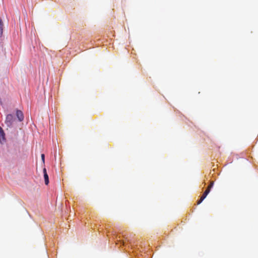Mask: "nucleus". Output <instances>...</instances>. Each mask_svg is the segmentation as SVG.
Here are the masks:
<instances>
[{"instance_id":"6","label":"nucleus","mask_w":258,"mask_h":258,"mask_svg":"<svg viewBox=\"0 0 258 258\" xmlns=\"http://www.w3.org/2000/svg\"><path fill=\"white\" fill-rule=\"evenodd\" d=\"M3 23L2 22V19L0 18V37H1L3 35Z\"/></svg>"},{"instance_id":"8","label":"nucleus","mask_w":258,"mask_h":258,"mask_svg":"<svg viewBox=\"0 0 258 258\" xmlns=\"http://www.w3.org/2000/svg\"><path fill=\"white\" fill-rule=\"evenodd\" d=\"M41 159L43 162V163H44V159H45V155L43 154H42L41 155Z\"/></svg>"},{"instance_id":"2","label":"nucleus","mask_w":258,"mask_h":258,"mask_svg":"<svg viewBox=\"0 0 258 258\" xmlns=\"http://www.w3.org/2000/svg\"><path fill=\"white\" fill-rule=\"evenodd\" d=\"M214 184V182L212 181L211 182L210 185L208 186L206 190L204 192L203 196L206 198L207 196L208 195V194L210 192L211 188L213 187Z\"/></svg>"},{"instance_id":"1","label":"nucleus","mask_w":258,"mask_h":258,"mask_svg":"<svg viewBox=\"0 0 258 258\" xmlns=\"http://www.w3.org/2000/svg\"><path fill=\"white\" fill-rule=\"evenodd\" d=\"M15 120V118L14 116L11 114L7 115L5 121V123L9 127H11L14 121Z\"/></svg>"},{"instance_id":"4","label":"nucleus","mask_w":258,"mask_h":258,"mask_svg":"<svg viewBox=\"0 0 258 258\" xmlns=\"http://www.w3.org/2000/svg\"><path fill=\"white\" fill-rule=\"evenodd\" d=\"M43 173H44L45 184L46 185H47L49 183V178H48V175L46 172V169L45 168H44L43 170Z\"/></svg>"},{"instance_id":"3","label":"nucleus","mask_w":258,"mask_h":258,"mask_svg":"<svg viewBox=\"0 0 258 258\" xmlns=\"http://www.w3.org/2000/svg\"><path fill=\"white\" fill-rule=\"evenodd\" d=\"M16 115L20 121H21L24 119V115L21 110H17L16 111Z\"/></svg>"},{"instance_id":"5","label":"nucleus","mask_w":258,"mask_h":258,"mask_svg":"<svg viewBox=\"0 0 258 258\" xmlns=\"http://www.w3.org/2000/svg\"><path fill=\"white\" fill-rule=\"evenodd\" d=\"M5 141V133L2 128L0 127V142L2 143Z\"/></svg>"},{"instance_id":"7","label":"nucleus","mask_w":258,"mask_h":258,"mask_svg":"<svg viewBox=\"0 0 258 258\" xmlns=\"http://www.w3.org/2000/svg\"><path fill=\"white\" fill-rule=\"evenodd\" d=\"M206 198V197H205L204 196H203V195L202 196V197H201L200 200H199L197 202V204L198 205H199Z\"/></svg>"}]
</instances>
